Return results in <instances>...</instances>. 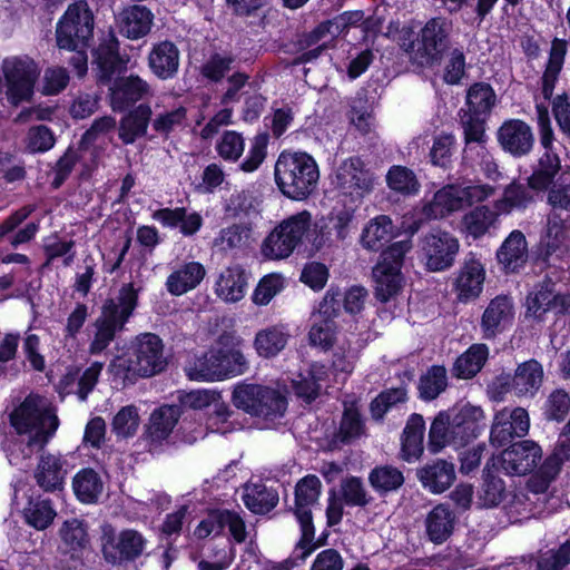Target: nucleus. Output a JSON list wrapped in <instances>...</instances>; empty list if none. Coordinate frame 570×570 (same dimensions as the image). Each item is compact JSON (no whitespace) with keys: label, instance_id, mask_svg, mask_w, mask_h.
Masks as SVG:
<instances>
[{"label":"nucleus","instance_id":"f257e3e1","mask_svg":"<svg viewBox=\"0 0 570 570\" xmlns=\"http://www.w3.org/2000/svg\"><path fill=\"white\" fill-rule=\"evenodd\" d=\"M10 424L30 453L43 450L59 428L51 402L39 394H29L10 414Z\"/></svg>","mask_w":570,"mask_h":570},{"label":"nucleus","instance_id":"f03ea898","mask_svg":"<svg viewBox=\"0 0 570 570\" xmlns=\"http://www.w3.org/2000/svg\"><path fill=\"white\" fill-rule=\"evenodd\" d=\"M484 419L481 407L470 404L440 412L429 431V448L438 453L446 446L463 448L480 434L479 422Z\"/></svg>","mask_w":570,"mask_h":570},{"label":"nucleus","instance_id":"7ed1b4c3","mask_svg":"<svg viewBox=\"0 0 570 570\" xmlns=\"http://www.w3.org/2000/svg\"><path fill=\"white\" fill-rule=\"evenodd\" d=\"M274 176L284 196L304 200L316 190L320 169L316 160L307 153L283 151L276 160Z\"/></svg>","mask_w":570,"mask_h":570},{"label":"nucleus","instance_id":"20e7f679","mask_svg":"<svg viewBox=\"0 0 570 570\" xmlns=\"http://www.w3.org/2000/svg\"><path fill=\"white\" fill-rule=\"evenodd\" d=\"M137 305V292L131 284L120 288L116 299H108L101 314L94 323L95 334L89 344V353L100 354L115 340L116 334L124 330Z\"/></svg>","mask_w":570,"mask_h":570},{"label":"nucleus","instance_id":"39448f33","mask_svg":"<svg viewBox=\"0 0 570 570\" xmlns=\"http://www.w3.org/2000/svg\"><path fill=\"white\" fill-rule=\"evenodd\" d=\"M451 23L443 18H432L417 33L414 41L403 42L401 47L412 63L419 67L439 65L449 48Z\"/></svg>","mask_w":570,"mask_h":570},{"label":"nucleus","instance_id":"423d86ee","mask_svg":"<svg viewBox=\"0 0 570 570\" xmlns=\"http://www.w3.org/2000/svg\"><path fill=\"white\" fill-rule=\"evenodd\" d=\"M233 403L265 422L283 417L287 409V400L279 390L262 384L237 385L233 392Z\"/></svg>","mask_w":570,"mask_h":570},{"label":"nucleus","instance_id":"0eeeda50","mask_svg":"<svg viewBox=\"0 0 570 570\" xmlns=\"http://www.w3.org/2000/svg\"><path fill=\"white\" fill-rule=\"evenodd\" d=\"M494 194L490 185H455L450 184L439 189L432 200L428 202L422 212L429 219H438L449 214L481 203Z\"/></svg>","mask_w":570,"mask_h":570},{"label":"nucleus","instance_id":"6e6552de","mask_svg":"<svg viewBox=\"0 0 570 570\" xmlns=\"http://www.w3.org/2000/svg\"><path fill=\"white\" fill-rule=\"evenodd\" d=\"M551 213L548 216L546 255L561 257L570 249V186H554L548 195Z\"/></svg>","mask_w":570,"mask_h":570},{"label":"nucleus","instance_id":"1a4fd4ad","mask_svg":"<svg viewBox=\"0 0 570 570\" xmlns=\"http://www.w3.org/2000/svg\"><path fill=\"white\" fill-rule=\"evenodd\" d=\"M94 33V14L85 0L70 4L56 29L58 48L88 46Z\"/></svg>","mask_w":570,"mask_h":570},{"label":"nucleus","instance_id":"9d476101","mask_svg":"<svg viewBox=\"0 0 570 570\" xmlns=\"http://www.w3.org/2000/svg\"><path fill=\"white\" fill-rule=\"evenodd\" d=\"M321 489V480L312 474L301 479L295 487V507L293 511L301 525L302 537L298 547L305 550L303 558L307 557L315 548L312 507L316 504Z\"/></svg>","mask_w":570,"mask_h":570},{"label":"nucleus","instance_id":"9b49d317","mask_svg":"<svg viewBox=\"0 0 570 570\" xmlns=\"http://www.w3.org/2000/svg\"><path fill=\"white\" fill-rule=\"evenodd\" d=\"M2 71L7 83L8 99L18 105L33 92L40 70L29 57H11L3 60Z\"/></svg>","mask_w":570,"mask_h":570},{"label":"nucleus","instance_id":"f8f14e48","mask_svg":"<svg viewBox=\"0 0 570 570\" xmlns=\"http://www.w3.org/2000/svg\"><path fill=\"white\" fill-rule=\"evenodd\" d=\"M544 377L542 365L537 360L519 364L514 374H502L492 383L499 393L512 391L518 397L532 399L540 390Z\"/></svg>","mask_w":570,"mask_h":570},{"label":"nucleus","instance_id":"ddd939ff","mask_svg":"<svg viewBox=\"0 0 570 570\" xmlns=\"http://www.w3.org/2000/svg\"><path fill=\"white\" fill-rule=\"evenodd\" d=\"M459 240L448 232L433 230L421 239V253L425 266L431 272L450 268L459 252Z\"/></svg>","mask_w":570,"mask_h":570},{"label":"nucleus","instance_id":"4468645a","mask_svg":"<svg viewBox=\"0 0 570 570\" xmlns=\"http://www.w3.org/2000/svg\"><path fill=\"white\" fill-rule=\"evenodd\" d=\"M530 429L529 413L523 407H504L494 414L490 431L492 445L501 448L515 438H523Z\"/></svg>","mask_w":570,"mask_h":570},{"label":"nucleus","instance_id":"2eb2a0df","mask_svg":"<svg viewBox=\"0 0 570 570\" xmlns=\"http://www.w3.org/2000/svg\"><path fill=\"white\" fill-rule=\"evenodd\" d=\"M166 366L161 340L151 333L137 337L129 368L141 376H153Z\"/></svg>","mask_w":570,"mask_h":570},{"label":"nucleus","instance_id":"dca6fc26","mask_svg":"<svg viewBox=\"0 0 570 570\" xmlns=\"http://www.w3.org/2000/svg\"><path fill=\"white\" fill-rule=\"evenodd\" d=\"M485 276V266L481 258L474 253H469L453 282L456 298L462 303L476 299L482 294Z\"/></svg>","mask_w":570,"mask_h":570},{"label":"nucleus","instance_id":"f3484780","mask_svg":"<svg viewBox=\"0 0 570 570\" xmlns=\"http://www.w3.org/2000/svg\"><path fill=\"white\" fill-rule=\"evenodd\" d=\"M541 446L532 440L512 443L501 453V466L507 474L525 475L542 460Z\"/></svg>","mask_w":570,"mask_h":570},{"label":"nucleus","instance_id":"a211bd4d","mask_svg":"<svg viewBox=\"0 0 570 570\" xmlns=\"http://www.w3.org/2000/svg\"><path fill=\"white\" fill-rule=\"evenodd\" d=\"M335 186L341 193L354 199H361L373 186L372 175L364 169L363 161L357 157L345 159L335 173Z\"/></svg>","mask_w":570,"mask_h":570},{"label":"nucleus","instance_id":"6ab92c4d","mask_svg":"<svg viewBox=\"0 0 570 570\" xmlns=\"http://www.w3.org/2000/svg\"><path fill=\"white\" fill-rule=\"evenodd\" d=\"M67 473V460L61 454L43 452L38 458L33 478L39 488L52 493L63 489Z\"/></svg>","mask_w":570,"mask_h":570},{"label":"nucleus","instance_id":"aec40b11","mask_svg":"<svg viewBox=\"0 0 570 570\" xmlns=\"http://www.w3.org/2000/svg\"><path fill=\"white\" fill-rule=\"evenodd\" d=\"M501 147L513 156L527 155L533 146V135L524 121L512 119L503 122L498 130Z\"/></svg>","mask_w":570,"mask_h":570},{"label":"nucleus","instance_id":"412c9836","mask_svg":"<svg viewBox=\"0 0 570 570\" xmlns=\"http://www.w3.org/2000/svg\"><path fill=\"white\" fill-rule=\"evenodd\" d=\"M529 258L528 243L521 230H513L497 250V259L504 273H515Z\"/></svg>","mask_w":570,"mask_h":570},{"label":"nucleus","instance_id":"4be33fe9","mask_svg":"<svg viewBox=\"0 0 570 570\" xmlns=\"http://www.w3.org/2000/svg\"><path fill=\"white\" fill-rule=\"evenodd\" d=\"M513 302L509 296L499 295L490 301L481 318L484 338H493L513 320Z\"/></svg>","mask_w":570,"mask_h":570},{"label":"nucleus","instance_id":"5701e85b","mask_svg":"<svg viewBox=\"0 0 570 570\" xmlns=\"http://www.w3.org/2000/svg\"><path fill=\"white\" fill-rule=\"evenodd\" d=\"M110 90L114 110H124L151 94L148 82L132 75L117 79Z\"/></svg>","mask_w":570,"mask_h":570},{"label":"nucleus","instance_id":"b1692460","mask_svg":"<svg viewBox=\"0 0 570 570\" xmlns=\"http://www.w3.org/2000/svg\"><path fill=\"white\" fill-rule=\"evenodd\" d=\"M148 67L161 80L171 79L179 68V50L168 40L154 45L148 55Z\"/></svg>","mask_w":570,"mask_h":570},{"label":"nucleus","instance_id":"393cba45","mask_svg":"<svg viewBox=\"0 0 570 570\" xmlns=\"http://www.w3.org/2000/svg\"><path fill=\"white\" fill-rule=\"evenodd\" d=\"M422 485L432 493H443L455 480L454 464L438 459L425 464L416 473Z\"/></svg>","mask_w":570,"mask_h":570},{"label":"nucleus","instance_id":"a878e982","mask_svg":"<svg viewBox=\"0 0 570 570\" xmlns=\"http://www.w3.org/2000/svg\"><path fill=\"white\" fill-rule=\"evenodd\" d=\"M205 275L206 269L200 263H186L169 274L166 281V288L171 295L180 296L196 288Z\"/></svg>","mask_w":570,"mask_h":570},{"label":"nucleus","instance_id":"bb28decb","mask_svg":"<svg viewBox=\"0 0 570 570\" xmlns=\"http://www.w3.org/2000/svg\"><path fill=\"white\" fill-rule=\"evenodd\" d=\"M154 14L144 6H130L119 14L120 32L129 39L145 37L151 29Z\"/></svg>","mask_w":570,"mask_h":570},{"label":"nucleus","instance_id":"cd10ccee","mask_svg":"<svg viewBox=\"0 0 570 570\" xmlns=\"http://www.w3.org/2000/svg\"><path fill=\"white\" fill-rule=\"evenodd\" d=\"M568 297L561 296L553 289V281L547 276L540 288L531 292L527 297V314L535 318L541 317L546 312L560 305L563 307Z\"/></svg>","mask_w":570,"mask_h":570},{"label":"nucleus","instance_id":"c85d7f7f","mask_svg":"<svg viewBox=\"0 0 570 570\" xmlns=\"http://www.w3.org/2000/svg\"><path fill=\"white\" fill-rule=\"evenodd\" d=\"M247 289V275L240 266L224 269L216 282V294L225 302L240 301Z\"/></svg>","mask_w":570,"mask_h":570},{"label":"nucleus","instance_id":"c756f323","mask_svg":"<svg viewBox=\"0 0 570 570\" xmlns=\"http://www.w3.org/2000/svg\"><path fill=\"white\" fill-rule=\"evenodd\" d=\"M289 334L283 325H273L259 330L254 338V348L258 356L272 358L287 345Z\"/></svg>","mask_w":570,"mask_h":570},{"label":"nucleus","instance_id":"7c9ffc66","mask_svg":"<svg viewBox=\"0 0 570 570\" xmlns=\"http://www.w3.org/2000/svg\"><path fill=\"white\" fill-rule=\"evenodd\" d=\"M151 108L141 104L121 118L119 122V138L126 145L134 144L147 132L151 117Z\"/></svg>","mask_w":570,"mask_h":570},{"label":"nucleus","instance_id":"2f4dec72","mask_svg":"<svg viewBox=\"0 0 570 570\" xmlns=\"http://www.w3.org/2000/svg\"><path fill=\"white\" fill-rule=\"evenodd\" d=\"M489 357V347L483 343L472 344L454 362L452 373L455 377L468 380L474 377Z\"/></svg>","mask_w":570,"mask_h":570},{"label":"nucleus","instance_id":"473e14b6","mask_svg":"<svg viewBox=\"0 0 570 570\" xmlns=\"http://www.w3.org/2000/svg\"><path fill=\"white\" fill-rule=\"evenodd\" d=\"M393 237V222L386 215L372 218L363 228L361 245L367 250H380Z\"/></svg>","mask_w":570,"mask_h":570},{"label":"nucleus","instance_id":"72a5a7b5","mask_svg":"<svg viewBox=\"0 0 570 570\" xmlns=\"http://www.w3.org/2000/svg\"><path fill=\"white\" fill-rule=\"evenodd\" d=\"M454 514L449 507L438 504L425 519L426 534L435 543H443L452 533L454 527Z\"/></svg>","mask_w":570,"mask_h":570},{"label":"nucleus","instance_id":"f704fd0d","mask_svg":"<svg viewBox=\"0 0 570 570\" xmlns=\"http://www.w3.org/2000/svg\"><path fill=\"white\" fill-rule=\"evenodd\" d=\"M242 498L246 508L257 514L269 512L278 503V493L263 483L246 484Z\"/></svg>","mask_w":570,"mask_h":570},{"label":"nucleus","instance_id":"c9c22d12","mask_svg":"<svg viewBox=\"0 0 570 570\" xmlns=\"http://www.w3.org/2000/svg\"><path fill=\"white\" fill-rule=\"evenodd\" d=\"M375 281V296L381 302H387L402 288L403 276L397 266L390 267L386 264H377L373 268Z\"/></svg>","mask_w":570,"mask_h":570},{"label":"nucleus","instance_id":"e433bc0d","mask_svg":"<svg viewBox=\"0 0 570 570\" xmlns=\"http://www.w3.org/2000/svg\"><path fill=\"white\" fill-rule=\"evenodd\" d=\"M425 423L420 414H412L407 420L403 432L402 458L405 461H412L420 458L423 453V438Z\"/></svg>","mask_w":570,"mask_h":570},{"label":"nucleus","instance_id":"4c0bfd02","mask_svg":"<svg viewBox=\"0 0 570 570\" xmlns=\"http://www.w3.org/2000/svg\"><path fill=\"white\" fill-rule=\"evenodd\" d=\"M497 104L493 88L485 82H475L466 91V109L461 111L489 117Z\"/></svg>","mask_w":570,"mask_h":570},{"label":"nucleus","instance_id":"58836bf2","mask_svg":"<svg viewBox=\"0 0 570 570\" xmlns=\"http://www.w3.org/2000/svg\"><path fill=\"white\" fill-rule=\"evenodd\" d=\"M568 50V42L563 39L556 38L552 41L549 61L542 76V95L544 99H550L558 76L562 69L564 57Z\"/></svg>","mask_w":570,"mask_h":570},{"label":"nucleus","instance_id":"ea45409f","mask_svg":"<svg viewBox=\"0 0 570 570\" xmlns=\"http://www.w3.org/2000/svg\"><path fill=\"white\" fill-rule=\"evenodd\" d=\"M180 417V407L175 405L161 406L155 410L149 420L148 435L153 441L168 438Z\"/></svg>","mask_w":570,"mask_h":570},{"label":"nucleus","instance_id":"a19ab883","mask_svg":"<svg viewBox=\"0 0 570 570\" xmlns=\"http://www.w3.org/2000/svg\"><path fill=\"white\" fill-rule=\"evenodd\" d=\"M186 375L193 381H222L216 350L212 348L207 353L190 361L185 367Z\"/></svg>","mask_w":570,"mask_h":570},{"label":"nucleus","instance_id":"79ce46f5","mask_svg":"<svg viewBox=\"0 0 570 570\" xmlns=\"http://www.w3.org/2000/svg\"><path fill=\"white\" fill-rule=\"evenodd\" d=\"M73 491L77 498L83 503H94L102 492V481L99 474L92 469H82L72 481Z\"/></svg>","mask_w":570,"mask_h":570},{"label":"nucleus","instance_id":"37998d69","mask_svg":"<svg viewBox=\"0 0 570 570\" xmlns=\"http://www.w3.org/2000/svg\"><path fill=\"white\" fill-rule=\"evenodd\" d=\"M498 210L487 206H478L466 213L462 218L463 230L474 239L483 236L498 218Z\"/></svg>","mask_w":570,"mask_h":570},{"label":"nucleus","instance_id":"c03bdc74","mask_svg":"<svg viewBox=\"0 0 570 570\" xmlns=\"http://www.w3.org/2000/svg\"><path fill=\"white\" fill-rule=\"evenodd\" d=\"M368 483L380 494L396 491L404 483L402 471L392 465L374 468L368 474Z\"/></svg>","mask_w":570,"mask_h":570},{"label":"nucleus","instance_id":"a18cd8bd","mask_svg":"<svg viewBox=\"0 0 570 570\" xmlns=\"http://www.w3.org/2000/svg\"><path fill=\"white\" fill-rule=\"evenodd\" d=\"M252 240V229L246 225L234 224L223 228L214 240V246L220 252L243 248Z\"/></svg>","mask_w":570,"mask_h":570},{"label":"nucleus","instance_id":"49530a36","mask_svg":"<svg viewBox=\"0 0 570 570\" xmlns=\"http://www.w3.org/2000/svg\"><path fill=\"white\" fill-rule=\"evenodd\" d=\"M215 350L219 364L220 380L245 373L248 362L239 348L219 347Z\"/></svg>","mask_w":570,"mask_h":570},{"label":"nucleus","instance_id":"de8ad7c7","mask_svg":"<svg viewBox=\"0 0 570 570\" xmlns=\"http://www.w3.org/2000/svg\"><path fill=\"white\" fill-rule=\"evenodd\" d=\"M448 386L446 368L441 365H433L420 377V396L425 401L436 399Z\"/></svg>","mask_w":570,"mask_h":570},{"label":"nucleus","instance_id":"09e8293b","mask_svg":"<svg viewBox=\"0 0 570 570\" xmlns=\"http://www.w3.org/2000/svg\"><path fill=\"white\" fill-rule=\"evenodd\" d=\"M560 169V160L553 151H544L539 159L538 168L528 178V184L533 189L547 188Z\"/></svg>","mask_w":570,"mask_h":570},{"label":"nucleus","instance_id":"8fccbe9b","mask_svg":"<svg viewBox=\"0 0 570 570\" xmlns=\"http://www.w3.org/2000/svg\"><path fill=\"white\" fill-rule=\"evenodd\" d=\"M532 199L525 186L512 183L505 187L502 198L495 202L494 207L499 214H509L513 209L525 208Z\"/></svg>","mask_w":570,"mask_h":570},{"label":"nucleus","instance_id":"3c124183","mask_svg":"<svg viewBox=\"0 0 570 570\" xmlns=\"http://www.w3.org/2000/svg\"><path fill=\"white\" fill-rule=\"evenodd\" d=\"M325 376V367L323 365L313 364L306 376H299V380L293 382L296 395L307 402L315 400L321 390V382Z\"/></svg>","mask_w":570,"mask_h":570},{"label":"nucleus","instance_id":"603ef678","mask_svg":"<svg viewBox=\"0 0 570 570\" xmlns=\"http://www.w3.org/2000/svg\"><path fill=\"white\" fill-rule=\"evenodd\" d=\"M296 247L293 240L279 230V226H276L265 238L262 253L269 259H283L287 258Z\"/></svg>","mask_w":570,"mask_h":570},{"label":"nucleus","instance_id":"864d4df0","mask_svg":"<svg viewBox=\"0 0 570 570\" xmlns=\"http://www.w3.org/2000/svg\"><path fill=\"white\" fill-rule=\"evenodd\" d=\"M60 539L67 551H78L86 547L88 534L83 521L72 518L59 529Z\"/></svg>","mask_w":570,"mask_h":570},{"label":"nucleus","instance_id":"5fc2aeb1","mask_svg":"<svg viewBox=\"0 0 570 570\" xmlns=\"http://www.w3.org/2000/svg\"><path fill=\"white\" fill-rule=\"evenodd\" d=\"M312 324L308 332V341L313 346L327 351L333 347L336 341V322L311 318Z\"/></svg>","mask_w":570,"mask_h":570},{"label":"nucleus","instance_id":"6e6d98bb","mask_svg":"<svg viewBox=\"0 0 570 570\" xmlns=\"http://www.w3.org/2000/svg\"><path fill=\"white\" fill-rule=\"evenodd\" d=\"M278 226L279 230L284 232L298 246L311 229L312 215L309 212L303 210L284 219Z\"/></svg>","mask_w":570,"mask_h":570},{"label":"nucleus","instance_id":"4d7b16f0","mask_svg":"<svg viewBox=\"0 0 570 570\" xmlns=\"http://www.w3.org/2000/svg\"><path fill=\"white\" fill-rule=\"evenodd\" d=\"M386 181L391 189L402 194H414L419 190L414 173L406 167L393 166L386 175Z\"/></svg>","mask_w":570,"mask_h":570},{"label":"nucleus","instance_id":"13d9d810","mask_svg":"<svg viewBox=\"0 0 570 570\" xmlns=\"http://www.w3.org/2000/svg\"><path fill=\"white\" fill-rule=\"evenodd\" d=\"M112 432L119 438L132 436L139 426V415L134 405L124 406L112 420Z\"/></svg>","mask_w":570,"mask_h":570},{"label":"nucleus","instance_id":"bf43d9fd","mask_svg":"<svg viewBox=\"0 0 570 570\" xmlns=\"http://www.w3.org/2000/svg\"><path fill=\"white\" fill-rule=\"evenodd\" d=\"M570 563V540H567L558 549H551L539 554L537 559L538 570H563Z\"/></svg>","mask_w":570,"mask_h":570},{"label":"nucleus","instance_id":"052dcab7","mask_svg":"<svg viewBox=\"0 0 570 570\" xmlns=\"http://www.w3.org/2000/svg\"><path fill=\"white\" fill-rule=\"evenodd\" d=\"M56 511L49 500L31 502L26 510L27 522L37 530L47 529L53 521Z\"/></svg>","mask_w":570,"mask_h":570},{"label":"nucleus","instance_id":"680f3d73","mask_svg":"<svg viewBox=\"0 0 570 570\" xmlns=\"http://www.w3.org/2000/svg\"><path fill=\"white\" fill-rule=\"evenodd\" d=\"M187 120V110L185 107L179 106L173 110L157 115L153 120V128L160 135H168L169 132L184 127Z\"/></svg>","mask_w":570,"mask_h":570},{"label":"nucleus","instance_id":"e2e57ef3","mask_svg":"<svg viewBox=\"0 0 570 570\" xmlns=\"http://www.w3.org/2000/svg\"><path fill=\"white\" fill-rule=\"evenodd\" d=\"M145 539L136 530H124L118 537L116 548L121 559H135L145 549Z\"/></svg>","mask_w":570,"mask_h":570},{"label":"nucleus","instance_id":"0e129e2a","mask_svg":"<svg viewBox=\"0 0 570 570\" xmlns=\"http://www.w3.org/2000/svg\"><path fill=\"white\" fill-rule=\"evenodd\" d=\"M406 400V391L402 387L390 389L380 393L371 403V414L375 420H381L395 404Z\"/></svg>","mask_w":570,"mask_h":570},{"label":"nucleus","instance_id":"69168bd1","mask_svg":"<svg viewBox=\"0 0 570 570\" xmlns=\"http://www.w3.org/2000/svg\"><path fill=\"white\" fill-rule=\"evenodd\" d=\"M503 509L512 523L529 519L533 512V504L523 492L512 493L504 503Z\"/></svg>","mask_w":570,"mask_h":570},{"label":"nucleus","instance_id":"338daca9","mask_svg":"<svg viewBox=\"0 0 570 570\" xmlns=\"http://www.w3.org/2000/svg\"><path fill=\"white\" fill-rule=\"evenodd\" d=\"M505 498L504 482L497 476H488L479 492V503L484 508L500 504Z\"/></svg>","mask_w":570,"mask_h":570},{"label":"nucleus","instance_id":"774afa93","mask_svg":"<svg viewBox=\"0 0 570 570\" xmlns=\"http://www.w3.org/2000/svg\"><path fill=\"white\" fill-rule=\"evenodd\" d=\"M570 411V396L564 390L551 392L544 404L547 419L562 421Z\"/></svg>","mask_w":570,"mask_h":570}]
</instances>
